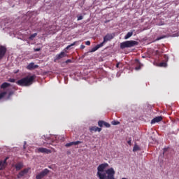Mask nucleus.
I'll return each instance as SVG.
<instances>
[{"instance_id": "nucleus-33", "label": "nucleus", "mask_w": 179, "mask_h": 179, "mask_svg": "<svg viewBox=\"0 0 179 179\" xmlns=\"http://www.w3.org/2000/svg\"><path fill=\"white\" fill-rule=\"evenodd\" d=\"M83 19V16L80 15L78 17V20H82Z\"/></svg>"}, {"instance_id": "nucleus-22", "label": "nucleus", "mask_w": 179, "mask_h": 179, "mask_svg": "<svg viewBox=\"0 0 179 179\" xmlns=\"http://www.w3.org/2000/svg\"><path fill=\"white\" fill-rule=\"evenodd\" d=\"M37 36V33H34L31 35H30V36L29 37V40H34V38Z\"/></svg>"}, {"instance_id": "nucleus-38", "label": "nucleus", "mask_w": 179, "mask_h": 179, "mask_svg": "<svg viewBox=\"0 0 179 179\" xmlns=\"http://www.w3.org/2000/svg\"><path fill=\"white\" fill-rule=\"evenodd\" d=\"M136 61H137V62H139V60H138V59H136Z\"/></svg>"}, {"instance_id": "nucleus-15", "label": "nucleus", "mask_w": 179, "mask_h": 179, "mask_svg": "<svg viewBox=\"0 0 179 179\" xmlns=\"http://www.w3.org/2000/svg\"><path fill=\"white\" fill-rule=\"evenodd\" d=\"M15 167L17 171H19V170H22V169L23 168V164L22 163H17V164H15Z\"/></svg>"}, {"instance_id": "nucleus-23", "label": "nucleus", "mask_w": 179, "mask_h": 179, "mask_svg": "<svg viewBox=\"0 0 179 179\" xmlns=\"http://www.w3.org/2000/svg\"><path fill=\"white\" fill-rule=\"evenodd\" d=\"M103 127H106V128H110L111 125L110 123H108L107 122L103 121Z\"/></svg>"}, {"instance_id": "nucleus-4", "label": "nucleus", "mask_w": 179, "mask_h": 179, "mask_svg": "<svg viewBox=\"0 0 179 179\" xmlns=\"http://www.w3.org/2000/svg\"><path fill=\"white\" fill-rule=\"evenodd\" d=\"M50 173V170L48 169H45L43 171H42L41 173H39L38 175L36 176V179H42L47 176Z\"/></svg>"}, {"instance_id": "nucleus-8", "label": "nucleus", "mask_w": 179, "mask_h": 179, "mask_svg": "<svg viewBox=\"0 0 179 179\" xmlns=\"http://www.w3.org/2000/svg\"><path fill=\"white\" fill-rule=\"evenodd\" d=\"M37 68H38V65L34 64V62L30 63L27 66V69H28L29 71H33V69H37Z\"/></svg>"}, {"instance_id": "nucleus-16", "label": "nucleus", "mask_w": 179, "mask_h": 179, "mask_svg": "<svg viewBox=\"0 0 179 179\" xmlns=\"http://www.w3.org/2000/svg\"><path fill=\"white\" fill-rule=\"evenodd\" d=\"M9 86H10V83H3L0 87L1 89H6V87H9Z\"/></svg>"}, {"instance_id": "nucleus-36", "label": "nucleus", "mask_w": 179, "mask_h": 179, "mask_svg": "<svg viewBox=\"0 0 179 179\" xmlns=\"http://www.w3.org/2000/svg\"><path fill=\"white\" fill-rule=\"evenodd\" d=\"M85 45H80V49L81 50H85Z\"/></svg>"}, {"instance_id": "nucleus-27", "label": "nucleus", "mask_w": 179, "mask_h": 179, "mask_svg": "<svg viewBox=\"0 0 179 179\" xmlns=\"http://www.w3.org/2000/svg\"><path fill=\"white\" fill-rule=\"evenodd\" d=\"M97 50H99V48L96 45L92 49V52H94V51H97Z\"/></svg>"}, {"instance_id": "nucleus-2", "label": "nucleus", "mask_w": 179, "mask_h": 179, "mask_svg": "<svg viewBox=\"0 0 179 179\" xmlns=\"http://www.w3.org/2000/svg\"><path fill=\"white\" fill-rule=\"evenodd\" d=\"M34 81V76H31L30 77L27 76L17 81V85L18 86H30V85L33 84Z\"/></svg>"}, {"instance_id": "nucleus-13", "label": "nucleus", "mask_w": 179, "mask_h": 179, "mask_svg": "<svg viewBox=\"0 0 179 179\" xmlns=\"http://www.w3.org/2000/svg\"><path fill=\"white\" fill-rule=\"evenodd\" d=\"M6 160H8V158H6L3 161H0V170H3L6 167L8 164Z\"/></svg>"}, {"instance_id": "nucleus-25", "label": "nucleus", "mask_w": 179, "mask_h": 179, "mask_svg": "<svg viewBox=\"0 0 179 179\" xmlns=\"http://www.w3.org/2000/svg\"><path fill=\"white\" fill-rule=\"evenodd\" d=\"M13 94H15V92H14V91H10V92H8V99H9L10 96H13Z\"/></svg>"}, {"instance_id": "nucleus-26", "label": "nucleus", "mask_w": 179, "mask_h": 179, "mask_svg": "<svg viewBox=\"0 0 179 179\" xmlns=\"http://www.w3.org/2000/svg\"><path fill=\"white\" fill-rule=\"evenodd\" d=\"M111 124L112 125H119L120 122L115 120V121H112Z\"/></svg>"}, {"instance_id": "nucleus-34", "label": "nucleus", "mask_w": 179, "mask_h": 179, "mask_svg": "<svg viewBox=\"0 0 179 179\" xmlns=\"http://www.w3.org/2000/svg\"><path fill=\"white\" fill-rule=\"evenodd\" d=\"M120 65H121L120 62L116 64V68H120Z\"/></svg>"}, {"instance_id": "nucleus-41", "label": "nucleus", "mask_w": 179, "mask_h": 179, "mask_svg": "<svg viewBox=\"0 0 179 179\" xmlns=\"http://www.w3.org/2000/svg\"><path fill=\"white\" fill-rule=\"evenodd\" d=\"M49 169H51V166H49Z\"/></svg>"}, {"instance_id": "nucleus-6", "label": "nucleus", "mask_w": 179, "mask_h": 179, "mask_svg": "<svg viewBox=\"0 0 179 179\" xmlns=\"http://www.w3.org/2000/svg\"><path fill=\"white\" fill-rule=\"evenodd\" d=\"M38 152L39 153H46V155H50V153H52L51 150H48V149L44 148H38Z\"/></svg>"}, {"instance_id": "nucleus-17", "label": "nucleus", "mask_w": 179, "mask_h": 179, "mask_svg": "<svg viewBox=\"0 0 179 179\" xmlns=\"http://www.w3.org/2000/svg\"><path fill=\"white\" fill-rule=\"evenodd\" d=\"M78 41H75L73 43H71V45H69L65 49L64 51L66 52V50H69L71 48V47H73V45H76V44H78Z\"/></svg>"}, {"instance_id": "nucleus-3", "label": "nucleus", "mask_w": 179, "mask_h": 179, "mask_svg": "<svg viewBox=\"0 0 179 179\" xmlns=\"http://www.w3.org/2000/svg\"><path fill=\"white\" fill-rule=\"evenodd\" d=\"M135 45H138V41H126L120 43V48L121 50H124V48H131L135 47Z\"/></svg>"}, {"instance_id": "nucleus-1", "label": "nucleus", "mask_w": 179, "mask_h": 179, "mask_svg": "<svg viewBox=\"0 0 179 179\" xmlns=\"http://www.w3.org/2000/svg\"><path fill=\"white\" fill-rule=\"evenodd\" d=\"M107 167H108V164L107 163L99 165L97 167L98 172L96 173V176L99 179H115V171H114V169L110 168L106 170Z\"/></svg>"}, {"instance_id": "nucleus-10", "label": "nucleus", "mask_w": 179, "mask_h": 179, "mask_svg": "<svg viewBox=\"0 0 179 179\" xmlns=\"http://www.w3.org/2000/svg\"><path fill=\"white\" fill-rule=\"evenodd\" d=\"M90 132H101V128L93 126L90 127Z\"/></svg>"}, {"instance_id": "nucleus-40", "label": "nucleus", "mask_w": 179, "mask_h": 179, "mask_svg": "<svg viewBox=\"0 0 179 179\" xmlns=\"http://www.w3.org/2000/svg\"><path fill=\"white\" fill-rule=\"evenodd\" d=\"M142 57H143V58H145V56H143Z\"/></svg>"}, {"instance_id": "nucleus-5", "label": "nucleus", "mask_w": 179, "mask_h": 179, "mask_svg": "<svg viewBox=\"0 0 179 179\" xmlns=\"http://www.w3.org/2000/svg\"><path fill=\"white\" fill-rule=\"evenodd\" d=\"M115 37V34H107L104 37H103V43H107V41H111L113 38Z\"/></svg>"}, {"instance_id": "nucleus-28", "label": "nucleus", "mask_w": 179, "mask_h": 179, "mask_svg": "<svg viewBox=\"0 0 179 179\" xmlns=\"http://www.w3.org/2000/svg\"><path fill=\"white\" fill-rule=\"evenodd\" d=\"M159 66H160L166 67V66H167V63H166V62H162V63L159 64Z\"/></svg>"}, {"instance_id": "nucleus-24", "label": "nucleus", "mask_w": 179, "mask_h": 179, "mask_svg": "<svg viewBox=\"0 0 179 179\" xmlns=\"http://www.w3.org/2000/svg\"><path fill=\"white\" fill-rule=\"evenodd\" d=\"M104 43H106V42L103 41L100 44L96 45V47L98 48V49L101 48V47H103V45H104Z\"/></svg>"}, {"instance_id": "nucleus-7", "label": "nucleus", "mask_w": 179, "mask_h": 179, "mask_svg": "<svg viewBox=\"0 0 179 179\" xmlns=\"http://www.w3.org/2000/svg\"><path fill=\"white\" fill-rule=\"evenodd\" d=\"M5 54H6V48L3 46L0 47V59H2L3 57H5Z\"/></svg>"}, {"instance_id": "nucleus-18", "label": "nucleus", "mask_w": 179, "mask_h": 179, "mask_svg": "<svg viewBox=\"0 0 179 179\" xmlns=\"http://www.w3.org/2000/svg\"><path fill=\"white\" fill-rule=\"evenodd\" d=\"M134 35V32H128L127 35L124 36V40H128L130 37H132Z\"/></svg>"}, {"instance_id": "nucleus-32", "label": "nucleus", "mask_w": 179, "mask_h": 179, "mask_svg": "<svg viewBox=\"0 0 179 179\" xmlns=\"http://www.w3.org/2000/svg\"><path fill=\"white\" fill-rule=\"evenodd\" d=\"M135 69H136V71H139V69H141V65L136 66V67L135 68Z\"/></svg>"}, {"instance_id": "nucleus-20", "label": "nucleus", "mask_w": 179, "mask_h": 179, "mask_svg": "<svg viewBox=\"0 0 179 179\" xmlns=\"http://www.w3.org/2000/svg\"><path fill=\"white\" fill-rule=\"evenodd\" d=\"M6 94H8V92L4 91L0 93V100H2V99H3V97H5V96H6Z\"/></svg>"}, {"instance_id": "nucleus-31", "label": "nucleus", "mask_w": 179, "mask_h": 179, "mask_svg": "<svg viewBox=\"0 0 179 179\" xmlns=\"http://www.w3.org/2000/svg\"><path fill=\"white\" fill-rule=\"evenodd\" d=\"M66 64H71V62H72V60L71 59H67L66 62H65Z\"/></svg>"}, {"instance_id": "nucleus-14", "label": "nucleus", "mask_w": 179, "mask_h": 179, "mask_svg": "<svg viewBox=\"0 0 179 179\" xmlns=\"http://www.w3.org/2000/svg\"><path fill=\"white\" fill-rule=\"evenodd\" d=\"M163 120V117L157 116L151 120V124H156V122H160Z\"/></svg>"}, {"instance_id": "nucleus-12", "label": "nucleus", "mask_w": 179, "mask_h": 179, "mask_svg": "<svg viewBox=\"0 0 179 179\" xmlns=\"http://www.w3.org/2000/svg\"><path fill=\"white\" fill-rule=\"evenodd\" d=\"M80 143H82V141H73V142L66 143L65 146L66 148H70V146H73V145H79Z\"/></svg>"}, {"instance_id": "nucleus-21", "label": "nucleus", "mask_w": 179, "mask_h": 179, "mask_svg": "<svg viewBox=\"0 0 179 179\" xmlns=\"http://www.w3.org/2000/svg\"><path fill=\"white\" fill-rule=\"evenodd\" d=\"M98 125L99 127H100L101 128H102V127H104V121L103 120H99L98 122Z\"/></svg>"}, {"instance_id": "nucleus-29", "label": "nucleus", "mask_w": 179, "mask_h": 179, "mask_svg": "<svg viewBox=\"0 0 179 179\" xmlns=\"http://www.w3.org/2000/svg\"><path fill=\"white\" fill-rule=\"evenodd\" d=\"M34 51L35 52H38V51H41V48H34Z\"/></svg>"}, {"instance_id": "nucleus-19", "label": "nucleus", "mask_w": 179, "mask_h": 179, "mask_svg": "<svg viewBox=\"0 0 179 179\" xmlns=\"http://www.w3.org/2000/svg\"><path fill=\"white\" fill-rule=\"evenodd\" d=\"M138 150H141V147L138 144H135L133 148V152H138Z\"/></svg>"}, {"instance_id": "nucleus-30", "label": "nucleus", "mask_w": 179, "mask_h": 179, "mask_svg": "<svg viewBox=\"0 0 179 179\" xmlns=\"http://www.w3.org/2000/svg\"><path fill=\"white\" fill-rule=\"evenodd\" d=\"M8 82H10L11 83H15V78H10V79L8 80Z\"/></svg>"}, {"instance_id": "nucleus-39", "label": "nucleus", "mask_w": 179, "mask_h": 179, "mask_svg": "<svg viewBox=\"0 0 179 179\" xmlns=\"http://www.w3.org/2000/svg\"><path fill=\"white\" fill-rule=\"evenodd\" d=\"M50 139L49 138H46V142H47V140Z\"/></svg>"}, {"instance_id": "nucleus-9", "label": "nucleus", "mask_w": 179, "mask_h": 179, "mask_svg": "<svg viewBox=\"0 0 179 179\" xmlns=\"http://www.w3.org/2000/svg\"><path fill=\"white\" fill-rule=\"evenodd\" d=\"M64 57H68V55H66L65 52H61L60 54L56 55L55 61H58L61 59V58H64Z\"/></svg>"}, {"instance_id": "nucleus-37", "label": "nucleus", "mask_w": 179, "mask_h": 179, "mask_svg": "<svg viewBox=\"0 0 179 179\" xmlns=\"http://www.w3.org/2000/svg\"><path fill=\"white\" fill-rule=\"evenodd\" d=\"M127 143H128V145H132V142L131 141V140H130V141H127Z\"/></svg>"}, {"instance_id": "nucleus-35", "label": "nucleus", "mask_w": 179, "mask_h": 179, "mask_svg": "<svg viewBox=\"0 0 179 179\" xmlns=\"http://www.w3.org/2000/svg\"><path fill=\"white\" fill-rule=\"evenodd\" d=\"M86 45H90V41H87L85 42Z\"/></svg>"}, {"instance_id": "nucleus-11", "label": "nucleus", "mask_w": 179, "mask_h": 179, "mask_svg": "<svg viewBox=\"0 0 179 179\" xmlns=\"http://www.w3.org/2000/svg\"><path fill=\"white\" fill-rule=\"evenodd\" d=\"M29 169H25L21 171L17 175V178H20L21 177H23L25 174H27V173H29Z\"/></svg>"}]
</instances>
